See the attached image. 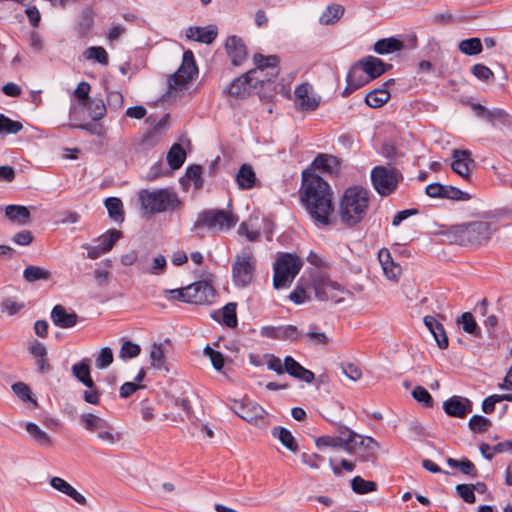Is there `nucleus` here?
Instances as JSON below:
<instances>
[{
  "label": "nucleus",
  "mask_w": 512,
  "mask_h": 512,
  "mask_svg": "<svg viewBox=\"0 0 512 512\" xmlns=\"http://www.w3.org/2000/svg\"><path fill=\"white\" fill-rule=\"evenodd\" d=\"M312 166L322 173L335 175L340 170V161L337 157L329 154H319L312 162Z\"/></svg>",
  "instance_id": "nucleus-26"
},
{
  "label": "nucleus",
  "mask_w": 512,
  "mask_h": 512,
  "mask_svg": "<svg viewBox=\"0 0 512 512\" xmlns=\"http://www.w3.org/2000/svg\"><path fill=\"white\" fill-rule=\"evenodd\" d=\"M113 352L109 347H104L100 350L96 358V367L98 369H105L113 362Z\"/></svg>",
  "instance_id": "nucleus-63"
},
{
  "label": "nucleus",
  "mask_w": 512,
  "mask_h": 512,
  "mask_svg": "<svg viewBox=\"0 0 512 512\" xmlns=\"http://www.w3.org/2000/svg\"><path fill=\"white\" fill-rule=\"evenodd\" d=\"M469 428L475 433H484L491 426V421L481 415H473L469 422Z\"/></svg>",
  "instance_id": "nucleus-58"
},
{
  "label": "nucleus",
  "mask_w": 512,
  "mask_h": 512,
  "mask_svg": "<svg viewBox=\"0 0 512 512\" xmlns=\"http://www.w3.org/2000/svg\"><path fill=\"white\" fill-rule=\"evenodd\" d=\"M300 201L318 227L328 226L334 212L333 191L319 175L305 170L302 173Z\"/></svg>",
  "instance_id": "nucleus-1"
},
{
  "label": "nucleus",
  "mask_w": 512,
  "mask_h": 512,
  "mask_svg": "<svg viewBox=\"0 0 512 512\" xmlns=\"http://www.w3.org/2000/svg\"><path fill=\"white\" fill-rule=\"evenodd\" d=\"M204 354L209 357L215 370H222L225 360L221 352L212 349L210 346H206L204 348Z\"/></svg>",
  "instance_id": "nucleus-62"
},
{
  "label": "nucleus",
  "mask_w": 512,
  "mask_h": 512,
  "mask_svg": "<svg viewBox=\"0 0 512 512\" xmlns=\"http://www.w3.org/2000/svg\"><path fill=\"white\" fill-rule=\"evenodd\" d=\"M12 390L22 401H30L34 406H37V401L31 397V389L27 384L16 382L12 385Z\"/></svg>",
  "instance_id": "nucleus-59"
},
{
  "label": "nucleus",
  "mask_w": 512,
  "mask_h": 512,
  "mask_svg": "<svg viewBox=\"0 0 512 512\" xmlns=\"http://www.w3.org/2000/svg\"><path fill=\"white\" fill-rule=\"evenodd\" d=\"M363 71L369 77L370 81L380 77L388 69L392 68L391 64L383 62L380 58L374 56H366L358 61Z\"/></svg>",
  "instance_id": "nucleus-21"
},
{
  "label": "nucleus",
  "mask_w": 512,
  "mask_h": 512,
  "mask_svg": "<svg viewBox=\"0 0 512 512\" xmlns=\"http://www.w3.org/2000/svg\"><path fill=\"white\" fill-rule=\"evenodd\" d=\"M93 25L94 16L92 11L89 9L82 11L76 25V31L78 33V36L81 38L86 37L91 31Z\"/></svg>",
  "instance_id": "nucleus-42"
},
{
  "label": "nucleus",
  "mask_w": 512,
  "mask_h": 512,
  "mask_svg": "<svg viewBox=\"0 0 512 512\" xmlns=\"http://www.w3.org/2000/svg\"><path fill=\"white\" fill-rule=\"evenodd\" d=\"M23 129V125L19 121H14L4 114H0V134L9 135L17 134Z\"/></svg>",
  "instance_id": "nucleus-51"
},
{
  "label": "nucleus",
  "mask_w": 512,
  "mask_h": 512,
  "mask_svg": "<svg viewBox=\"0 0 512 512\" xmlns=\"http://www.w3.org/2000/svg\"><path fill=\"white\" fill-rule=\"evenodd\" d=\"M87 359L83 360L79 363H76L72 366V374L73 376L83 383L89 389L94 388V382L90 375V366L87 363Z\"/></svg>",
  "instance_id": "nucleus-36"
},
{
  "label": "nucleus",
  "mask_w": 512,
  "mask_h": 512,
  "mask_svg": "<svg viewBox=\"0 0 512 512\" xmlns=\"http://www.w3.org/2000/svg\"><path fill=\"white\" fill-rule=\"evenodd\" d=\"M150 363L156 369H162L165 366V354L162 344H153L150 349Z\"/></svg>",
  "instance_id": "nucleus-55"
},
{
  "label": "nucleus",
  "mask_w": 512,
  "mask_h": 512,
  "mask_svg": "<svg viewBox=\"0 0 512 512\" xmlns=\"http://www.w3.org/2000/svg\"><path fill=\"white\" fill-rule=\"evenodd\" d=\"M412 397L426 407H433V398L423 386H416L412 391Z\"/></svg>",
  "instance_id": "nucleus-61"
},
{
  "label": "nucleus",
  "mask_w": 512,
  "mask_h": 512,
  "mask_svg": "<svg viewBox=\"0 0 512 512\" xmlns=\"http://www.w3.org/2000/svg\"><path fill=\"white\" fill-rule=\"evenodd\" d=\"M140 352L141 347L138 344L133 343L130 340H125L120 348L119 358L122 360L135 358L140 354Z\"/></svg>",
  "instance_id": "nucleus-56"
},
{
  "label": "nucleus",
  "mask_w": 512,
  "mask_h": 512,
  "mask_svg": "<svg viewBox=\"0 0 512 512\" xmlns=\"http://www.w3.org/2000/svg\"><path fill=\"white\" fill-rule=\"evenodd\" d=\"M303 261L291 253H281L274 263L273 286L275 289L290 286L300 272Z\"/></svg>",
  "instance_id": "nucleus-6"
},
{
  "label": "nucleus",
  "mask_w": 512,
  "mask_h": 512,
  "mask_svg": "<svg viewBox=\"0 0 512 512\" xmlns=\"http://www.w3.org/2000/svg\"><path fill=\"white\" fill-rule=\"evenodd\" d=\"M225 48L231 59L232 65L240 66L247 59V48L240 37L236 35L228 37L225 43Z\"/></svg>",
  "instance_id": "nucleus-18"
},
{
  "label": "nucleus",
  "mask_w": 512,
  "mask_h": 512,
  "mask_svg": "<svg viewBox=\"0 0 512 512\" xmlns=\"http://www.w3.org/2000/svg\"><path fill=\"white\" fill-rule=\"evenodd\" d=\"M443 409L448 416L465 418L472 411V402L460 396H452L443 403Z\"/></svg>",
  "instance_id": "nucleus-19"
},
{
  "label": "nucleus",
  "mask_w": 512,
  "mask_h": 512,
  "mask_svg": "<svg viewBox=\"0 0 512 512\" xmlns=\"http://www.w3.org/2000/svg\"><path fill=\"white\" fill-rule=\"evenodd\" d=\"M238 218L231 211L223 209H207L199 213L194 223V229L207 228L208 230L223 232L235 227Z\"/></svg>",
  "instance_id": "nucleus-7"
},
{
  "label": "nucleus",
  "mask_w": 512,
  "mask_h": 512,
  "mask_svg": "<svg viewBox=\"0 0 512 512\" xmlns=\"http://www.w3.org/2000/svg\"><path fill=\"white\" fill-rule=\"evenodd\" d=\"M452 158V170L463 179L469 180L471 173L470 166L474 163L473 159H471L470 151L455 149L453 150Z\"/></svg>",
  "instance_id": "nucleus-20"
},
{
  "label": "nucleus",
  "mask_w": 512,
  "mask_h": 512,
  "mask_svg": "<svg viewBox=\"0 0 512 512\" xmlns=\"http://www.w3.org/2000/svg\"><path fill=\"white\" fill-rule=\"evenodd\" d=\"M390 93L386 88H378L370 91L366 97L365 102L371 108H380L388 102Z\"/></svg>",
  "instance_id": "nucleus-37"
},
{
  "label": "nucleus",
  "mask_w": 512,
  "mask_h": 512,
  "mask_svg": "<svg viewBox=\"0 0 512 512\" xmlns=\"http://www.w3.org/2000/svg\"><path fill=\"white\" fill-rule=\"evenodd\" d=\"M272 435L277 437L282 445H284L290 451H298V445L294 439V436L288 429L284 427H274L272 430Z\"/></svg>",
  "instance_id": "nucleus-44"
},
{
  "label": "nucleus",
  "mask_w": 512,
  "mask_h": 512,
  "mask_svg": "<svg viewBox=\"0 0 512 512\" xmlns=\"http://www.w3.org/2000/svg\"><path fill=\"white\" fill-rule=\"evenodd\" d=\"M23 277L30 283L39 280H49L51 278V272L39 266L29 265L24 269Z\"/></svg>",
  "instance_id": "nucleus-45"
},
{
  "label": "nucleus",
  "mask_w": 512,
  "mask_h": 512,
  "mask_svg": "<svg viewBox=\"0 0 512 512\" xmlns=\"http://www.w3.org/2000/svg\"><path fill=\"white\" fill-rule=\"evenodd\" d=\"M186 37L196 42L211 44L217 37V30L212 26L189 27L186 30Z\"/></svg>",
  "instance_id": "nucleus-28"
},
{
  "label": "nucleus",
  "mask_w": 512,
  "mask_h": 512,
  "mask_svg": "<svg viewBox=\"0 0 512 512\" xmlns=\"http://www.w3.org/2000/svg\"><path fill=\"white\" fill-rule=\"evenodd\" d=\"M311 287L314 297L319 301L340 303L347 293L342 284L332 280L328 274L317 269L311 270Z\"/></svg>",
  "instance_id": "nucleus-5"
},
{
  "label": "nucleus",
  "mask_w": 512,
  "mask_h": 512,
  "mask_svg": "<svg viewBox=\"0 0 512 512\" xmlns=\"http://www.w3.org/2000/svg\"><path fill=\"white\" fill-rule=\"evenodd\" d=\"M441 198L457 200V201H467L471 199V196L454 186L443 185V193Z\"/></svg>",
  "instance_id": "nucleus-57"
},
{
  "label": "nucleus",
  "mask_w": 512,
  "mask_h": 512,
  "mask_svg": "<svg viewBox=\"0 0 512 512\" xmlns=\"http://www.w3.org/2000/svg\"><path fill=\"white\" fill-rule=\"evenodd\" d=\"M351 488L355 493L363 495L376 491L377 484L374 481L365 480L361 476H355L351 480Z\"/></svg>",
  "instance_id": "nucleus-49"
},
{
  "label": "nucleus",
  "mask_w": 512,
  "mask_h": 512,
  "mask_svg": "<svg viewBox=\"0 0 512 512\" xmlns=\"http://www.w3.org/2000/svg\"><path fill=\"white\" fill-rule=\"evenodd\" d=\"M6 217L19 225H25L29 222L30 211L22 205H8L5 207Z\"/></svg>",
  "instance_id": "nucleus-33"
},
{
  "label": "nucleus",
  "mask_w": 512,
  "mask_h": 512,
  "mask_svg": "<svg viewBox=\"0 0 512 512\" xmlns=\"http://www.w3.org/2000/svg\"><path fill=\"white\" fill-rule=\"evenodd\" d=\"M447 464L452 468H458L463 474L476 477L477 476V469L475 465L468 459V458H462L460 460H456L453 458H448L446 460Z\"/></svg>",
  "instance_id": "nucleus-48"
},
{
  "label": "nucleus",
  "mask_w": 512,
  "mask_h": 512,
  "mask_svg": "<svg viewBox=\"0 0 512 512\" xmlns=\"http://www.w3.org/2000/svg\"><path fill=\"white\" fill-rule=\"evenodd\" d=\"M371 181L375 190L382 196L391 194L398 184V173L396 169H389L384 166L374 167L371 172Z\"/></svg>",
  "instance_id": "nucleus-11"
},
{
  "label": "nucleus",
  "mask_w": 512,
  "mask_h": 512,
  "mask_svg": "<svg viewBox=\"0 0 512 512\" xmlns=\"http://www.w3.org/2000/svg\"><path fill=\"white\" fill-rule=\"evenodd\" d=\"M344 11V7L340 4L328 5L320 16V23L323 25L335 24L342 17Z\"/></svg>",
  "instance_id": "nucleus-38"
},
{
  "label": "nucleus",
  "mask_w": 512,
  "mask_h": 512,
  "mask_svg": "<svg viewBox=\"0 0 512 512\" xmlns=\"http://www.w3.org/2000/svg\"><path fill=\"white\" fill-rule=\"evenodd\" d=\"M378 260L386 278L392 281H397L402 273V268L398 263L394 262L391 253L387 248L380 249L378 252Z\"/></svg>",
  "instance_id": "nucleus-22"
},
{
  "label": "nucleus",
  "mask_w": 512,
  "mask_h": 512,
  "mask_svg": "<svg viewBox=\"0 0 512 512\" xmlns=\"http://www.w3.org/2000/svg\"><path fill=\"white\" fill-rule=\"evenodd\" d=\"M50 485L59 492L71 497L78 504L85 505L87 503L86 498L81 493L60 477H52Z\"/></svg>",
  "instance_id": "nucleus-29"
},
{
  "label": "nucleus",
  "mask_w": 512,
  "mask_h": 512,
  "mask_svg": "<svg viewBox=\"0 0 512 512\" xmlns=\"http://www.w3.org/2000/svg\"><path fill=\"white\" fill-rule=\"evenodd\" d=\"M26 431L40 446L51 447L53 445L51 437L39 426L33 422H27L25 424Z\"/></svg>",
  "instance_id": "nucleus-40"
},
{
  "label": "nucleus",
  "mask_w": 512,
  "mask_h": 512,
  "mask_svg": "<svg viewBox=\"0 0 512 512\" xmlns=\"http://www.w3.org/2000/svg\"><path fill=\"white\" fill-rule=\"evenodd\" d=\"M86 60L94 61L100 65L107 66L109 63V55L102 46H91L83 52Z\"/></svg>",
  "instance_id": "nucleus-43"
},
{
  "label": "nucleus",
  "mask_w": 512,
  "mask_h": 512,
  "mask_svg": "<svg viewBox=\"0 0 512 512\" xmlns=\"http://www.w3.org/2000/svg\"><path fill=\"white\" fill-rule=\"evenodd\" d=\"M369 191L361 186L348 187L339 201V216L347 227H354L366 217L369 209Z\"/></svg>",
  "instance_id": "nucleus-2"
},
{
  "label": "nucleus",
  "mask_w": 512,
  "mask_h": 512,
  "mask_svg": "<svg viewBox=\"0 0 512 512\" xmlns=\"http://www.w3.org/2000/svg\"><path fill=\"white\" fill-rule=\"evenodd\" d=\"M167 117L168 115H165L154 127L153 130H151L150 132L143 136L141 143L144 147L155 146L160 142L162 138L161 128L165 125Z\"/></svg>",
  "instance_id": "nucleus-47"
},
{
  "label": "nucleus",
  "mask_w": 512,
  "mask_h": 512,
  "mask_svg": "<svg viewBox=\"0 0 512 512\" xmlns=\"http://www.w3.org/2000/svg\"><path fill=\"white\" fill-rule=\"evenodd\" d=\"M404 44L397 38L389 37L378 40L374 44V51L380 55H386L389 53L397 52L402 50Z\"/></svg>",
  "instance_id": "nucleus-35"
},
{
  "label": "nucleus",
  "mask_w": 512,
  "mask_h": 512,
  "mask_svg": "<svg viewBox=\"0 0 512 512\" xmlns=\"http://www.w3.org/2000/svg\"><path fill=\"white\" fill-rule=\"evenodd\" d=\"M295 105L299 111H315L320 105V97L314 93L309 83H302L295 88Z\"/></svg>",
  "instance_id": "nucleus-15"
},
{
  "label": "nucleus",
  "mask_w": 512,
  "mask_h": 512,
  "mask_svg": "<svg viewBox=\"0 0 512 512\" xmlns=\"http://www.w3.org/2000/svg\"><path fill=\"white\" fill-rule=\"evenodd\" d=\"M236 309L237 304L235 302H229L221 310L214 312L211 316L214 320L229 328H236L238 325Z\"/></svg>",
  "instance_id": "nucleus-27"
},
{
  "label": "nucleus",
  "mask_w": 512,
  "mask_h": 512,
  "mask_svg": "<svg viewBox=\"0 0 512 512\" xmlns=\"http://www.w3.org/2000/svg\"><path fill=\"white\" fill-rule=\"evenodd\" d=\"M51 320L57 327L71 328L77 324L78 315L75 312L68 313L62 305L58 304L51 311Z\"/></svg>",
  "instance_id": "nucleus-24"
},
{
  "label": "nucleus",
  "mask_w": 512,
  "mask_h": 512,
  "mask_svg": "<svg viewBox=\"0 0 512 512\" xmlns=\"http://www.w3.org/2000/svg\"><path fill=\"white\" fill-rule=\"evenodd\" d=\"M305 336L313 345L325 346L330 341L329 337L325 334V332L319 331L318 326L315 324L309 326V329Z\"/></svg>",
  "instance_id": "nucleus-54"
},
{
  "label": "nucleus",
  "mask_w": 512,
  "mask_h": 512,
  "mask_svg": "<svg viewBox=\"0 0 512 512\" xmlns=\"http://www.w3.org/2000/svg\"><path fill=\"white\" fill-rule=\"evenodd\" d=\"M189 304L206 305L216 299V290L207 281H197L187 286Z\"/></svg>",
  "instance_id": "nucleus-14"
},
{
  "label": "nucleus",
  "mask_w": 512,
  "mask_h": 512,
  "mask_svg": "<svg viewBox=\"0 0 512 512\" xmlns=\"http://www.w3.org/2000/svg\"><path fill=\"white\" fill-rule=\"evenodd\" d=\"M459 50L465 55H477L482 52V43L479 38L462 40L458 45Z\"/></svg>",
  "instance_id": "nucleus-52"
},
{
  "label": "nucleus",
  "mask_w": 512,
  "mask_h": 512,
  "mask_svg": "<svg viewBox=\"0 0 512 512\" xmlns=\"http://www.w3.org/2000/svg\"><path fill=\"white\" fill-rule=\"evenodd\" d=\"M185 159L186 152L184 148L178 143L172 145L167 153V162L171 169H179L183 165Z\"/></svg>",
  "instance_id": "nucleus-41"
},
{
  "label": "nucleus",
  "mask_w": 512,
  "mask_h": 512,
  "mask_svg": "<svg viewBox=\"0 0 512 512\" xmlns=\"http://www.w3.org/2000/svg\"><path fill=\"white\" fill-rule=\"evenodd\" d=\"M256 259L249 251L242 250L232 263V280L236 287L248 286L254 278Z\"/></svg>",
  "instance_id": "nucleus-8"
},
{
  "label": "nucleus",
  "mask_w": 512,
  "mask_h": 512,
  "mask_svg": "<svg viewBox=\"0 0 512 512\" xmlns=\"http://www.w3.org/2000/svg\"><path fill=\"white\" fill-rule=\"evenodd\" d=\"M312 289L311 287V272L309 273V279H306L304 276H302L295 289L290 293L289 299L299 305L304 303L307 299L310 298L308 294V290Z\"/></svg>",
  "instance_id": "nucleus-31"
},
{
  "label": "nucleus",
  "mask_w": 512,
  "mask_h": 512,
  "mask_svg": "<svg viewBox=\"0 0 512 512\" xmlns=\"http://www.w3.org/2000/svg\"><path fill=\"white\" fill-rule=\"evenodd\" d=\"M235 181L241 190H249L255 186L256 175L250 164H242L236 174Z\"/></svg>",
  "instance_id": "nucleus-30"
},
{
  "label": "nucleus",
  "mask_w": 512,
  "mask_h": 512,
  "mask_svg": "<svg viewBox=\"0 0 512 512\" xmlns=\"http://www.w3.org/2000/svg\"><path fill=\"white\" fill-rule=\"evenodd\" d=\"M84 106L87 107L89 115L94 121L102 119L106 114V106L102 99H90Z\"/></svg>",
  "instance_id": "nucleus-53"
},
{
  "label": "nucleus",
  "mask_w": 512,
  "mask_h": 512,
  "mask_svg": "<svg viewBox=\"0 0 512 512\" xmlns=\"http://www.w3.org/2000/svg\"><path fill=\"white\" fill-rule=\"evenodd\" d=\"M249 71L234 79L224 90L223 93L233 97H243L250 93L252 84L249 81Z\"/></svg>",
  "instance_id": "nucleus-25"
},
{
  "label": "nucleus",
  "mask_w": 512,
  "mask_h": 512,
  "mask_svg": "<svg viewBox=\"0 0 512 512\" xmlns=\"http://www.w3.org/2000/svg\"><path fill=\"white\" fill-rule=\"evenodd\" d=\"M231 409L240 418L254 425H258L267 415L266 410L261 405L249 399L234 400Z\"/></svg>",
  "instance_id": "nucleus-12"
},
{
  "label": "nucleus",
  "mask_w": 512,
  "mask_h": 512,
  "mask_svg": "<svg viewBox=\"0 0 512 512\" xmlns=\"http://www.w3.org/2000/svg\"><path fill=\"white\" fill-rule=\"evenodd\" d=\"M105 207L108 211L109 217L118 223H121L124 221V210H123V203L122 201L117 197H108L105 199Z\"/></svg>",
  "instance_id": "nucleus-39"
},
{
  "label": "nucleus",
  "mask_w": 512,
  "mask_h": 512,
  "mask_svg": "<svg viewBox=\"0 0 512 512\" xmlns=\"http://www.w3.org/2000/svg\"><path fill=\"white\" fill-rule=\"evenodd\" d=\"M472 74L481 81H489L494 79V73L493 71L483 65V64H475L471 68Z\"/></svg>",
  "instance_id": "nucleus-64"
},
{
  "label": "nucleus",
  "mask_w": 512,
  "mask_h": 512,
  "mask_svg": "<svg viewBox=\"0 0 512 512\" xmlns=\"http://www.w3.org/2000/svg\"><path fill=\"white\" fill-rule=\"evenodd\" d=\"M138 197L142 210L149 215L175 211L181 207L178 195L170 189H142Z\"/></svg>",
  "instance_id": "nucleus-3"
},
{
  "label": "nucleus",
  "mask_w": 512,
  "mask_h": 512,
  "mask_svg": "<svg viewBox=\"0 0 512 512\" xmlns=\"http://www.w3.org/2000/svg\"><path fill=\"white\" fill-rule=\"evenodd\" d=\"M202 173L203 169L200 165H191L186 169L185 176L194 182L195 189H200L203 186Z\"/></svg>",
  "instance_id": "nucleus-60"
},
{
  "label": "nucleus",
  "mask_w": 512,
  "mask_h": 512,
  "mask_svg": "<svg viewBox=\"0 0 512 512\" xmlns=\"http://www.w3.org/2000/svg\"><path fill=\"white\" fill-rule=\"evenodd\" d=\"M81 425L89 432L99 434L103 429L108 428L109 422L93 414L84 413L80 416Z\"/></svg>",
  "instance_id": "nucleus-32"
},
{
  "label": "nucleus",
  "mask_w": 512,
  "mask_h": 512,
  "mask_svg": "<svg viewBox=\"0 0 512 512\" xmlns=\"http://www.w3.org/2000/svg\"><path fill=\"white\" fill-rule=\"evenodd\" d=\"M122 232L117 229H110L106 233L102 234L96 240L100 246H102V250L109 252L112 250L116 242L122 237Z\"/></svg>",
  "instance_id": "nucleus-46"
},
{
  "label": "nucleus",
  "mask_w": 512,
  "mask_h": 512,
  "mask_svg": "<svg viewBox=\"0 0 512 512\" xmlns=\"http://www.w3.org/2000/svg\"><path fill=\"white\" fill-rule=\"evenodd\" d=\"M198 74V67L195 62L194 54L191 50L183 53L180 67L168 78L169 90H183Z\"/></svg>",
  "instance_id": "nucleus-9"
},
{
  "label": "nucleus",
  "mask_w": 512,
  "mask_h": 512,
  "mask_svg": "<svg viewBox=\"0 0 512 512\" xmlns=\"http://www.w3.org/2000/svg\"><path fill=\"white\" fill-rule=\"evenodd\" d=\"M470 106L478 118L486 120L493 126H512V117L504 109L497 107L488 109L480 103H471Z\"/></svg>",
  "instance_id": "nucleus-13"
},
{
  "label": "nucleus",
  "mask_w": 512,
  "mask_h": 512,
  "mask_svg": "<svg viewBox=\"0 0 512 512\" xmlns=\"http://www.w3.org/2000/svg\"><path fill=\"white\" fill-rule=\"evenodd\" d=\"M284 366L286 373L293 378L304 381L308 384L312 383L315 379V374L311 370L303 367L291 356H286L284 358Z\"/></svg>",
  "instance_id": "nucleus-23"
},
{
  "label": "nucleus",
  "mask_w": 512,
  "mask_h": 512,
  "mask_svg": "<svg viewBox=\"0 0 512 512\" xmlns=\"http://www.w3.org/2000/svg\"><path fill=\"white\" fill-rule=\"evenodd\" d=\"M494 232L495 229L489 222L475 221L453 226L450 234L460 246L478 247L486 244Z\"/></svg>",
  "instance_id": "nucleus-4"
},
{
  "label": "nucleus",
  "mask_w": 512,
  "mask_h": 512,
  "mask_svg": "<svg viewBox=\"0 0 512 512\" xmlns=\"http://www.w3.org/2000/svg\"><path fill=\"white\" fill-rule=\"evenodd\" d=\"M457 323L462 325V328L466 333L472 334L474 336L481 335V330L470 312L463 313L457 319Z\"/></svg>",
  "instance_id": "nucleus-50"
},
{
  "label": "nucleus",
  "mask_w": 512,
  "mask_h": 512,
  "mask_svg": "<svg viewBox=\"0 0 512 512\" xmlns=\"http://www.w3.org/2000/svg\"><path fill=\"white\" fill-rule=\"evenodd\" d=\"M253 63L255 67L249 70V74L264 73L268 75V79H275L280 72V59L277 55H263L256 53L253 55Z\"/></svg>",
  "instance_id": "nucleus-16"
},
{
  "label": "nucleus",
  "mask_w": 512,
  "mask_h": 512,
  "mask_svg": "<svg viewBox=\"0 0 512 512\" xmlns=\"http://www.w3.org/2000/svg\"><path fill=\"white\" fill-rule=\"evenodd\" d=\"M335 437L340 444V449L348 453L355 452L357 445L363 446L370 451L379 447V444L372 437L360 436L346 427L339 428L338 435Z\"/></svg>",
  "instance_id": "nucleus-10"
},
{
  "label": "nucleus",
  "mask_w": 512,
  "mask_h": 512,
  "mask_svg": "<svg viewBox=\"0 0 512 512\" xmlns=\"http://www.w3.org/2000/svg\"><path fill=\"white\" fill-rule=\"evenodd\" d=\"M260 334L263 337L281 341H297L301 335L294 325L264 326L261 328Z\"/></svg>",
  "instance_id": "nucleus-17"
},
{
  "label": "nucleus",
  "mask_w": 512,
  "mask_h": 512,
  "mask_svg": "<svg viewBox=\"0 0 512 512\" xmlns=\"http://www.w3.org/2000/svg\"><path fill=\"white\" fill-rule=\"evenodd\" d=\"M346 81L347 84L358 89L371 82L358 62L351 66L347 74Z\"/></svg>",
  "instance_id": "nucleus-34"
}]
</instances>
